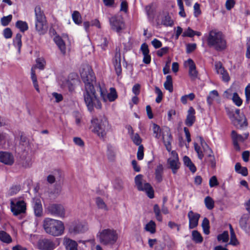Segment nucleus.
Returning <instances> with one entry per match:
<instances>
[{
    "label": "nucleus",
    "instance_id": "1",
    "mask_svg": "<svg viewBox=\"0 0 250 250\" xmlns=\"http://www.w3.org/2000/svg\"><path fill=\"white\" fill-rule=\"evenodd\" d=\"M81 76L84 83L83 97L88 110L91 112L94 107L97 109L101 108L102 104L96 95L94 86L96 83V77L92 69L87 66L81 72Z\"/></svg>",
    "mask_w": 250,
    "mask_h": 250
},
{
    "label": "nucleus",
    "instance_id": "2",
    "mask_svg": "<svg viewBox=\"0 0 250 250\" xmlns=\"http://www.w3.org/2000/svg\"><path fill=\"white\" fill-rule=\"evenodd\" d=\"M207 41L208 46L217 51H223L227 46L225 36L222 32L216 29L209 31Z\"/></svg>",
    "mask_w": 250,
    "mask_h": 250
},
{
    "label": "nucleus",
    "instance_id": "3",
    "mask_svg": "<svg viewBox=\"0 0 250 250\" xmlns=\"http://www.w3.org/2000/svg\"><path fill=\"white\" fill-rule=\"evenodd\" d=\"M110 125L104 116L93 117L91 120L90 129L101 138H104L110 129Z\"/></svg>",
    "mask_w": 250,
    "mask_h": 250
},
{
    "label": "nucleus",
    "instance_id": "4",
    "mask_svg": "<svg viewBox=\"0 0 250 250\" xmlns=\"http://www.w3.org/2000/svg\"><path fill=\"white\" fill-rule=\"evenodd\" d=\"M43 227L45 232L54 236H59L63 233L64 226L60 220L45 218L43 222Z\"/></svg>",
    "mask_w": 250,
    "mask_h": 250
},
{
    "label": "nucleus",
    "instance_id": "5",
    "mask_svg": "<svg viewBox=\"0 0 250 250\" xmlns=\"http://www.w3.org/2000/svg\"><path fill=\"white\" fill-rule=\"evenodd\" d=\"M97 237L103 245L112 246L117 241L118 234L116 230L107 229L99 232Z\"/></svg>",
    "mask_w": 250,
    "mask_h": 250
},
{
    "label": "nucleus",
    "instance_id": "6",
    "mask_svg": "<svg viewBox=\"0 0 250 250\" xmlns=\"http://www.w3.org/2000/svg\"><path fill=\"white\" fill-rule=\"evenodd\" d=\"M35 13L36 29L40 34H44L46 32L48 27L45 17L40 6H37L35 8Z\"/></svg>",
    "mask_w": 250,
    "mask_h": 250
},
{
    "label": "nucleus",
    "instance_id": "7",
    "mask_svg": "<svg viewBox=\"0 0 250 250\" xmlns=\"http://www.w3.org/2000/svg\"><path fill=\"white\" fill-rule=\"evenodd\" d=\"M135 182L139 190L145 191L151 199L154 197V191L152 187L148 183H143L142 175H137L135 178Z\"/></svg>",
    "mask_w": 250,
    "mask_h": 250
},
{
    "label": "nucleus",
    "instance_id": "8",
    "mask_svg": "<svg viewBox=\"0 0 250 250\" xmlns=\"http://www.w3.org/2000/svg\"><path fill=\"white\" fill-rule=\"evenodd\" d=\"M10 208L15 216L24 213L26 210V204L22 200L13 199L10 200Z\"/></svg>",
    "mask_w": 250,
    "mask_h": 250
},
{
    "label": "nucleus",
    "instance_id": "9",
    "mask_svg": "<svg viewBox=\"0 0 250 250\" xmlns=\"http://www.w3.org/2000/svg\"><path fill=\"white\" fill-rule=\"evenodd\" d=\"M95 87L97 88V90L100 91L101 96L104 101L106 102L108 100L110 102H113L117 98V94L114 88L111 87L110 92L106 95L105 90L102 88L99 84L97 85L95 84Z\"/></svg>",
    "mask_w": 250,
    "mask_h": 250
},
{
    "label": "nucleus",
    "instance_id": "10",
    "mask_svg": "<svg viewBox=\"0 0 250 250\" xmlns=\"http://www.w3.org/2000/svg\"><path fill=\"white\" fill-rule=\"evenodd\" d=\"M168 167L172 170L173 174L176 173L180 168V163L179 162L178 155L175 151L171 152V156L167 159Z\"/></svg>",
    "mask_w": 250,
    "mask_h": 250
},
{
    "label": "nucleus",
    "instance_id": "11",
    "mask_svg": "<svg viewBox=\"0 0 250 250\" xmlns=\"http://www.w3.org/2000/svg\"><path fill=\"white\" fill-rule=\"evenodd\" d=\"M109 21L112 30L118 33L124 28V23L121 18L114 16L109 18Z\"/></svg>",
    "mask_w": 250,
    "mask_h": 250
},
{
    "label": "nucleus",
    "instance_id": "12",
    "mask_svg": "<svg viewBox=\"0 0 250 250\" xmlns=\"http://www.w3.org/2000/svg\"><path fill=\"white\" fill-rule=\"evenodd\" d=\"M48 211L51 215L60 217H63L65 211L63 207L59 204H51L48 207Z\"/></svg>",
    "mask_w": 250,
    "mask_h": 250
},
{
    "label": "nucleus",
    "instance_id": "13",
    "mask_svg": "<svg viewBox=\"0 0 250 250\" xmlns=\"http://www.w3.org/2000/svg\"><path fill=\"white\" fill-rule=\"evenodd\" d=\"M37 248L40 250H53L55 248V244L52 240L45 238L38 241Z\"/></svg>",
    "mask_w": 250,
    "mask_h": 250
},
{
    "label": "nucleus",
    "instance_id": "14",
    "mask_svg": "<svg viewBox=\"0 0 250 250\" xmlns=\"http://www.w3.org/2000/svg\"><path fill=\"white\" fill-rule=\"evenodd\" d=\"M113 63L117 75L118 76H120L122 74L121 53L120 49L117 48H116L115 54L113 60Z\"/></svg>",
    "mask_w": 250,
    "mask_h": 250
},
{
    "label": "nucleus",
    "instance_id": "15",
    "mask_svg": "<svg viewBox=\"0 0 250 250\" xmlns=\"http://www.w3.org/2000/svg\"><path fill=\"white\" fill-rule=\"evenodd\" d=\"M32 206L35 215L38 217L42 216L43 209L41 199L39 198H34L32 200Z\"/></svg>",
    "mask_w": 250,
    "mask_h": 250
},
{
    "label": "nucleus",
    "instance_id": "16",
    "mask_svg": "<svg viewBox=\"0 0 250 250\" xmlns=\"http://www.w3.org/2000/svg\"><path fill=\"white\" fill-rule=\"evenodd\" d=\"M188 217L189 219V228L192 229L196 228L198 225V221L200 215L198 213H194L190 210L188 212Z\"/></svg>",
    "mask_w": 250,
    "mask_h": 250
},
{
    "label": "nucleus",
    "instance_id": "17",
    "mask_svg": "<svg viewBox=\"0 0 250 250\" xmlns=\"http://www.w3.org/2000/svg\"><path fill=\"white\" fill-rule=\"evenodd\" d=\"M163 140L167 150L170 152L171 149V144L172 141V137L169 129H167L163 132Z\"/></svg>",
    "mask_w": 250,
    "mask_h": 250
},
{
    "label": "nucleus",
    "instance_id": "18",
    "mask_svg": "<svg viewBox=\"0 0 250 250\" xmlns=\"http://www.w3.org/2000/svg\"><path fill=\"white\" fill-rule=\"evenodd\" d=\"M0 162L5 165H11L14 163V157L10 153L0 151Z\"/></svg>",
    "mask_w": 250,
    "mask_h": 250
},
{
    "label": "nucleus",
    "instance_id": "19",
    "mask_svg": "<svg viewBox=\"0 0 250 250\" xmlns=\"http://www.w3.org/2000/svg\"><path fill=\"white\" fill-rule=\"evenodd\" d=\"M239 225L241 228L246 233H250V220L247 215H243L240 219Z\"/></svg>",
    "mask_w": 250,
    "mask_h": 250
},
{
    "label": "nucleus",
    "instance_id": "20",
    "mask_svg": "<svg viewBox=\"0 0 250 250\" xmlns=\"http://www.w3.org/2000/svg\"><path fill=\"white\" fill-rule=\"evenodd\" d=\"M231 135L235 149L237 150H239L240 148L238 143L244 142L245 138H244V136L242 135L237 134L234 130L232 131Z\"/></svg>",
    "mask_w": 250,
    "mask_h": 250
},
{
    "label": "nucleus",
    "instance_id": "21",
    "mask_svg": "<svg viewBox=\"0 0 250 250\" xmlns=\"http://www.w3.org/2000/svg\"><path fill=\"white\" fill-rule=\"evenodd\" d=\"M215 67L217 74L221 75L222 80L226 82H229L230 80L229 75L227 70L222 66L221 63H217L215 65Z\"/></svg>",
    "mask_w": 250,
    "mask_h": 250
},
{
    "label": "nucleus",
    "instance_id": "22",
    "mask_svg": "<svg viewBox=\"0 0 250 250\" xmlns=\"http://www.w3.org/2000/svg\"><path fill=\"white\" fill-rule=\"evenodd\" d=\"M195 111L192 107H190L188 111V114L185 121V124L188 126L193 125L195 121Z\"/></svg>",
    "mask_w": 250,
    "mask_h": 250
},
{
    "label": "nucleus",
    "instance_id": "23",
    "mask_svg": "<svg viewBox=\"0 0 250 250\" xmlns=\"http://www.w3.org/2000/svg\"><path fill=\"white\" fill-rule=\"evenodd\" d=\"M185 65H188L189 67V75L193 79L197 77L198 72L196 69L195 64L191 59H189L185 62Z\"/></svg>",
    "mask_w": 250,
    "mask_h": 250
},
{
    "label": "nucleus",
    "instance_id": "24",
    "mask_svg": "<svg viewBox=\"0 0 250 250\" xmlns=\"http://www.w3.org/2000/svg\"><path fill=\"white\" fill-rule=\"evenodd\" d=\"M86 227L81 223H78L71 226L69 228V232L71 233L77 234L84 232Z\"/></svg>",
    "mask_w": 250,
    "mask_h": 250
},
{
    "label": "nucleus",
    "instance_id": "25",
    "mask_svg": "<svg viewBox=\"0 0 250 250\" xmlns=\"http://www.w3.org/2000/svg\"><path fill=\"white\" fill-rule=\"evenodd\" d=\"M234 124L240 128L247 127L248 125L247 120L244 115L240 116L239 119H236L234 122Z\"/></svg>",
    "mask_w": 250,
    "mask_h": 250
},
{
    "label": "nucleus",
    "instance_id": "26",
    "mask_svg": "<svg viewBox=\"0 0 250 250\" xmlns=\"http://www.w3.org/2000/svg\"><path fill=\"white\" fill-rule=\"evenodd\" d=\"M54 41L59 48L61 52L64 55L66 52V46L64 41L60 36H56Z\"/></svg>",
    "mask_w": 250,
    "mask_h": 250
},
{
    "label": "nucleus",
    "instance_id": "27",
    "mask_svg": "<svg viewBox=\"0 0 250 250\" xmlns=\"http://www.w3.org/2000/svg\"><path fill=\"white\" fill-rule=\"evenodd\" d=\"M64 243L67 250H78V244L76 241L68 238H65Z\"/></svg>",
    "mask_w": 250,
    "mask_h": 250
},
{
    "label": "nucleus",
    "instance_id": "28",
    "mask_svg": "<svg viewBox=\"0 0 250 250\" xmlns=\"http://www.w3.org/2000/svg\"><path fill=\"white\" fill-rule=\"evenodd\" d=\"M218 97H219V93L217 90H213L211 91L207 97V101L208 105L210 106L212 104L213 101Z\"/></svg>",
    "mask_w": 250,
    "mask_h": 250
},
{
    "label": "nucleus",
    "instance_id": "29",
    "mask_svg": "<svg viewBox=\"0 0 250 250\" xmlns=\"http://www.w3.org/2000/svg\"><path fill=\"white\" fill-rule=\"evenodd\" d=\"M21 37L22 35L20 33H17L16 37L13 39V44L14 46L18 48L19 53L21 52V49L22 46Z\"/></svg>",
    "mask_w": 250,
    "mask_h": 250
},
{
    "label": "nucleus",
    "instance_id": "30",
    "mask_svg": "<svg viewBox=\"0 0 250 250\" xmlns=\"http://www.w3.org/2000/svg\"><path fill=\"white\" fill-rule=\"evenodd\" d=\"M183 161L184 164L189 168L192 172L194 173L196 171L195 166L188 157L185 156L183 158Z\"/></svg>",
    "mask_w": 250,
    "mask_h": 250
},
{
    "label": "nucleus",
    "instance_id": "31",
    "mask_svg": "<svg viewBox=\"0 0 250 250\" xmlns=\"http://www.w3.org/2000/svg\"><path fill=\"white\" fill-rule=\"evenodd\" d=\"M163 167L162 165H159L155 171V179L158 183H160L163 179Z\"/></svg>",
    "mask_w": 250,
    "mask_h": 250
},
{
    "label": "nucleus",
    "instance_id": "32",
    "mask_svg": "<svg viewBox=\"0 0 250 250\" xmlns=\"http://www.w3.org/2000/svg\"><path fill=\"white\" fill-rule=\"evenodd\" d=\"M36 67H32L31 70V78L33 82L34 87L36 91L39 93L40 92L39 86L38 85L37 76L36 75L35 68Z\"/></svg>",
    "mask_w": 250,
    "mask_h": 250
},
{
    "label": "nucleus",
    "instance_id": "33",
    "mask_svg": "<svg viewBox=\"0 0 250 250\" xmlns=\"http://www.w3.org/2000/svg\"><path fill=\"white\" fill-rule=\"evenodd\" d=\"M0 240L7 244H9L12 241L10 235L3 230L0 231Z\"/></svg>",
    "mask_w": 250,
    "mask_h": 250
},
{
    "label": "nucleus",
    "instance_id": "34",
    "mask_svg": "<svg viewBox=\"0 0 250 250\" xmlns=\"http://www.w3.org/2000/svg\"><path fill=\"white\" fill-rule=\"evenodd\" d=\"M164 86L165 89L168 90L169 92L173 91L172 79L170 75H167L166 77V81L164 83Z\"/></svg>",
    "mask_w": 250,
    "mask_h": 250
},
{
    "label": "nucleus",
    "instance_id": "35",
    "mask_svg": "<svg viewBox=\"0 0 250 250\" xmlns=\"http://www.w3.org/2000/svg\"><path fill=\"white\" fill-rule=\"evenodd\" d=\"M229 227L230 233V240L229 244L233 246H237L239 244V242L236 238L235 232L234 231L232 226L230 224H229Z\"/></svg>",
    "mask_w": 250,
    "mask_h": 250
},
{
    "label": "nucleus",
    "instance_id": "36",
    "mask_svg": "<svg viewBox=\"0 0 250 250\" xmlns=\"http://www.w3.org/2000/svg\"><path fill=\"white\" fill-rule=\"evenodd\" d=\"M192 239L196 243H201L203 241L201 234L195 230L192 232Z\"/></svg>",
    "mask_w": 250,
    "mask_h": 250
},
{
    "label": "nucleus",
    "instance_id": "37",
    "mask_svg": "<svg viewBox=\"0 0 250 250\" xmlns=\"http://www.w3.org/2000/svg\"><path fill=\"white\" fill-rule=\"evenodd\" d=\"M16 27L19 29L22 32L27 30L28 26L26 22L22 21H18L16 23Z\"/></svg>",
    "mask_w": 250,
    "mask_h": 250
},
{
    "label": "nucleus",
    "instance_id": "38",
    "mask_svg": "<svg viewBox=\"0 0 250 250\" xmlns=\"http://www.w3.org/2000/svg\"><path fill=\"white\" fill-rule=\"evenodd\" d=\"M107 155L109 160L113 161L116 156V151L114 147L111 145L107 146Z\"/></svg>",
    "mask_w": 250,
    "mask_h": 250
},
{
    "label": "nucleus",
    "instance_id": "39",
    "mask_svg": "<svg viewBox=\"0 0 250 250\" xmlns=\"http://www.w3.org/2000/svg\"><path fill=\"white\" fill-rule=\"evenodd\" d=\"M197 140L200 142V143L201 144V146L203 148L204 151L211 152V153H212V151L211 149V148L208 146V144L205 142L203 138L201 137H198Z\"/></svg>",
    "mask_w": 250,
    "mask_h": 250
},
{
    "label": "nucleus",
    "instance_id": "40",
    "mask_svg": "<svg viewBox=\"0 0 250 250\" xmlns=\"http://www.w3.org/2000/svg\"><path fill=\"white\" fill-rule=\"evenodd\" d=\"M202 227L205 234L209 233V222L207 218H204L202 223Z\"/></svg>",
    "mask_w": 250,
    "mask_h": 250
},
{
    "label": "nucleus",
    "instance_id": "41",
    "mask_svg": "<svg viewBox=\"0 0 250 250\" xmlns=\"http://www.w3.org/2000/svg\"><path fill=\"white\" fill-rule=\"evenodd\" d=\"M204 202L206 208L208 209L211 210L214 207V201L209 196H207L205 198Z\"/></svg>",
    "mask_w": 250,
    "mask_h": 250
},
{
    "label": "nucleus",
    "instance_id": "42",
    "mask_svg": "<svg viewBox=\"0 0 250 250\" xmlns=\"http://www.w3.org/2000/svg\"><path fill=\"white\" fill-rule=\"evenodd\" d=\"M72 17L74 22L76 24H80L82 23V17L79 12L74 11L72 15Z\"/></svg>",
    "mask_w": 250,
    "mask_h": 250
},
{
    "label": "nucleus",
    "instance_id": "43",
    "mask_svg": "<svg viewBox=\"0 0 250 250\" xmlns=\"http://www.w3.org/2000/svg\"><path fill=\"white\" fill-rule=\"evenodd\" d=\"M153 211L157 220L159 222H162L163 218L161 214V209L157 204H155L153 207Z\"/></svg>",
    "mask_w": 250,
    "mask_h": 250
},
{
    "label": "nucleus",
    "instance_id": "44",
    "mask_svg": "<svg viewBox=\"0 0 250 250\" xmlns=\"http://www.w3.org/2000/svg\"><path fill=\"white\" fill-rule=\"evenodd\" d=\"M162 24L166 26H171L173 24V21L168 15H165L162 20Z\"/></svg>",
    "mask_w": 250,
    "mask_h": 250
},
{
    "label": "nucleus",
    "instance_id": "45",
    "mask_svg": "<svg viewBox=\"0 0 250 250\" xmlns=\"http://www.w3.org/2000/svg\"><path fill=\"white\" fill-rule=\"evenodd\" d=\"M12 15H9L7 16H4L0 19L1 24L3 26H7L11 21L12 19Z\"/></svg>",
    "mask_w": 250,
    "mask_h": 250
},
{
    "label": "nucleus",
    "instance_id": "46",
    "mask_svg": "<svg viewBox=\"0 0 250 250\" xmlns=\"http://www.w3.org/2000/svg\"><path fill=\"white\" fill-rule=\"evenodd\" d=\"M146 11L150 21H152L154 19V10L151 5H147L146 7Z\"/></svg>",
    "mask_w": 250,
    "mask_h": 250
},
{
    "label": "nucleus",
    "instance_id": "47",
    "mask_svg": "<svg viewBox=\"0 0 250 250\" xmlns=\"http://www.w3.org/2000/svg\"><path fill=\"white\" fill-rule=\"evenodd\" d=\"M217 240L218 241H222L227 242L229 240V233L228 231H224L222 233L217 236Z\"/></svg>",
    "mask_w": 250,
    "mask_h": 250
},
{
    "label": "nucleus",
    "instance_id": "48",
    "mask_svg": "<svg viewBox=\"0 0 250 250\" xmlns=\"http://www.w3.org/2000/svg\"><path fill=\"white\" fill-rule=\"evenodd\" d=\"M156 225L154 222L150 221L146 226V229L149 231L151 233H154L155 232Z\"/></svg>",
    "mask_w": 250,
    "mask_h": 250
},
{
    "label": "nucleus",
    "instance_id": "49",
    "mask_svg": "<svg viewBox=\"0 0 250 250\" xmlns=\"http://www.w3.org/2000/svg\"><path fill=\"white\" fill-rule=\"evenodd\" d=\"M232 100L235 105L238 106H240L242 104V100L236 92L233 93Z\"/></svg>",
    "mask_w": 250,
    "mask_h": 250
},
{
    "label": "nucleus",
    "instance_id": "50",
    "mask_svg": "<svg viewBox=\"0 0 250 250\" xmlns=\"http://www.w3.org/2000/svg\"><path fill=\"white\" fill-rule=\"evenodd\" d=\"M131 138L133 143L137 146H141L142 139L138 133L133 134L131 135Z\"/></svg>",
    "mask_w": 250,
    "mask_h": 250
},
{
    "label": "nucleus",
    "instance_id": "51",
    "mask_svg": "<svg viewBox=\"0 0 250 250\" xmlns=\"http://www.w3.org/2000/svg\"><path fill=\"white\" fill-rule=\"evenodd\" d=\"M114 188L118 190H121L123 188V182L122 180L117 179L115 180L114 184Z\"/></svg>",
    "mask_w": 250,
    "mask_h": 250
},
{
    "label": "nucleus",
    "instance_id": "52",
    "mask_svg": "<svg viewBox=\"0 0 250 250\" xmlns=\"http://www.w3.org/2000/svg\"><path fill=\"white\" fill-rule=\"evenodd\" d=\"M96 202V204L99 208L104 209L105 210L107 209L106 205L105 204L104 201L100 197L97 198Z\"/></svg>",
    "mask_w": 250,
    "mask_h": 250
},
{
    "label": "nucleus",
    "instance_id": "53",
    "mask_svg": "<svg viewBox=\"0 0 250 250\" xmlns=\"http://www.w3.org/2000/svg\"><path fill=\"white\" fill-rule=\"evenodd\" d=\"M194 146L195 150L198 154V157L199 159L202 160L204 157V154L203 153L202 151L201 150L200 146H199L198 144L196 143H194Z\"/></svg>",
    "mask_w": 250,
    "mask_h": 250
},
{
    "label": "nucleus",
    "instance_id": "54",
    "mask_svg": "<svg viewBox=\"0 0 250 250\" xmlns=\"http://www.w3.org/2000/svg\"><path fill=\"white\" fill-rule=\"evenodd\" d=\"M219 185V182L217 180V177L215 176H212L209 181V185L210 188H213Z\"/></svg>",
    "mask_w": 250,
    "mask_h": 250
},
{
    "label": "nucleus",
    "instance_id": "55",
    "mask_svg": "<svg viewBox=\"0 0 250 250\" xmlns=\"http://www.w3.org/2000/svg\"><path fill=\"white\" fill-rule=\"evenodd\" d=\"M245 93L246 96V103L248 104L250 101V83H249L246 87Z\"/></svg>",
    "mask_w": 250,
    "mask_h": 250
},
{
    "label": "nucleus",
    "instance_id": "56",
    "mask_svg": "<svg viewBox=\"0 0 250 250\" xmlns=\"http://www.w3.org/2000/svg\"><path fill=\"white\" fill-rule=\"evenodd\" d=\"M3 35L5 39H10L12 36V31L10 28H6L3 31Z\"/></svg>",
    "mask_w": 250,
    "mask_h": 250
},
{
    "label": "nucleus",
    "instance_id": "57",
    "mask_svg": "<svg viewBox=\"0 0 250 250\" xmlns=\"http://www.w3.org/2000/svg\"><path fill=\"white\" fill-rule=\"evenodd\" d=\"M21 189L20 187L15 186L11 187L9 190V194L12 196L17 194Z\"/></svg>",
    "mask_w": 250,
    "mask_h": 250
},
{
    "label": "nucleus",
    "instance_id": "58",
    "mask_svg": "<svg viewBox=\"0 0 250 250\" xmlns=\"http://www.w3.org/2000/svg\"><path fill=\"white\" fill-rule=\"evenodd\" d=\"M153 133L155 135V137L156 138H159L160 137V126L157 125L155 124H153Z\"/></svg>",
    "mask_w": 250,
    "mask_h": 250
},
{
    "label": "nucleus",
    "instance_id": "59",
    "mask_svg": "<svg viewBox=\"0 0 250 250\" xmlns=\"http://www.w3.org/2000/svg\"><path fill=\"white\" fill-rule=\"evenodd\" d=\"M193 33H194V30H193L190 27H188L183 32L182 36H183V37H188L191 38V37H193Z\"/></svg>",
    "mask_w": 250,
    "mask_h": 250
},
{
    "label": "nucleus",
    "instance_id": "60",
    "mask_svg": "<svg viewBox=\"0 0 250 250\" xmlns=\"http://www.w3.org/2000/svg\"><path fill=\"white\" fill-rule=\"evenodd\" d=\"M235 4L234 0H227L225 3L226 8L228 10H230L234 6Z\"/></svg>",
    "mask_w": 250,
    "mask_h": 250
},
{
    "label": "nucleus",
    "instance_id": "61",
    "mask_svg": "<svg viewBox=\"0 0 250 250\" xmlns=\"http://www.w3.org/2000/svg\"><path fill=\"white\" fill-rule=\"evenodd\" d=\"M36 67L38 68L39 69L41 70H42L44 69V65H45V62L43 60H42L41 59H38L36 60Z\"/></svg>",
    "mask_w": 250,
    "mask_h": 250
},
{
    "label": "nucleus",
    "instance_id": "62",
    "mask_svg": "<svg viewBox=\"0 0 250 250\" xmlns=\"http://www.w3.org/2000/svg\"><path fill=\"white\" fill-rule=\"evenodd\" d=\"M144 157V147L142 145L139 146L137 152V158L141 160Z\"/></svg>",
    "mask_w": 250,
    "mask_h": 250
},
{
    "label": "nucleus",
    "instance_id": "63",
    "mask_svg": "<svg viewBox=\"0 0 250 250\" xmlns=\"http://www.w3.org/2000/svg\"><path fill=\"white\" fill-rule=\"evenodd\" d=\"M108 43V40L106 37H102L101 39V43L100 45L101 46L102 49H105V48L107 46Z\"/></svg>",
    "mask_w": 250,
    "mask_h": 250
},
{
    "label": "nucleus",
    "instance_id": "64",
    "mask_svg": "<svg viewBox=\"0 0 250 250\" xmlns=\"http://www.w3.org/2000/svg\"><path fill=\"white\" fill-rule=\"evenodd\" d=\"M169 50L168 47H163L160 50H158L157 52V54L159 57L163 56L164 54H166L167 53Z\"/></svg>",
    "mask_w": 250,
    "mask_h": 250
}]
</instances>
